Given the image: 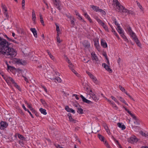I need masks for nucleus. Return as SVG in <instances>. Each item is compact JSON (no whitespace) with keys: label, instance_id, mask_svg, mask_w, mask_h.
<instances>
[{"label":"nucleus","instance_id":"14","mask_svg":"<svg viewBox=\"0 0 148 148\" xmlns=\"http://www.w3.org/2000/svg\"><path fill=\"white\" fill-rule=\"evenodd\" d=\"M30 30L33 33L34 36L37 38V32L35 28H31L30 29Z\"/></svg>","mask_w":148,"mask_h":148},{"label":"nucleus","instance_id":"27","mask_svg":"<svg viewBox=\"0 0 148 148\" xmlns=\"http://www.w3.org/2000/svg\"><path fill=\"white\" fill-rule=\"evenodd\" d=\"M77 110V112L79 114H82L83 113V110L82 108H78Z\"/></svg>","mask_w":148,"mask_h":148},{"label":"nucleus","instance_id":"23","mask_svg":"<svg viewBox=\"0 0 148 148\" xmlns=\"http://www.w3.org/2000/svg\"><path fill=\"white\" fill-rule=\"evenodd\" d=\"M98 136L99 139L102 141L104 142L105 138L104 136L100 134H98Z\"/></svg>","mask_w":148,"mask_h":148},{"label":"nucleus","instance_id":"37","mask_svg":"<svg viewBox=\"0 0 148 148\" xmlns=\"http://www.w3.org/2000/svg\"><path fill=\"white\" fill-rule=\"evenodd\" d=\"M111 28L112 29V32H113L114 33V34L116 36V37L118 38H119V36L117 34L116 32V31L115 30H114L112 27H111Z\"/></svg>","mask_w":148,"mask_h":148},{"label":"nucleus","instance_id":"22","mask_svg":"<svg viewBox=\"0 0 148 148\" xmlns=\"http://www.w3.org/2000/svg\"><path fill=\"white\" fill-rule=\"evenodd\" d=\"M118 98H119V100L123 103H124L126 105L128 106V104L126 102L125 100L121 97L117 96Z\"/></svg>","mask_w":148,"mask_h":148},{"label":"nucleus","instance_id":"8","mask_svg":"<svg viewBox=\"0 0 148 148\" xmlns=\"http://www.w3.org/2000/svg\"><path fill=\"white\" fill-rule=\"evenodd\" d=\"M80 97L82 98V101L85 103L88 104H92V102L91 101L89 100L86 99L82 95H81L80 96Z\"/></svg>","mask_w":148,"mask_h":148},{"label":"nucleus","instance_id":"25","mask_svg":"<svg viewBox=\"0 0 148 148\" xmlns=\"http://www.w3.org/2000/svg\"><path fill=\"white\" fill-rule=\"evenodd\" d=\"M40 101L42 103L43 105L45 106L46 107H48V106L47 104V103L45 101L42 99H40Z\"/></svg>","mask_w":148,"mask_h":148},{"label":"nucleus","instance_id":"31","mask_svg":"<svg viewBox=\"0 0 148 148\" xmlns=\"http://www.w3.org/2000/svg\"><path fill=\"white\" fill-rule=\"evenodd\" d=\"M69 120L70 122L75 123L77 121L76 120L73 119L72 116H70L69 118Z\"/></svg>","mask_w":148,"mask_h":148},{"label":"nucleus","instance_id":"57","mask_svg":"<svg viewBox=\"0 0 148 148\" xmlns=\"http://www.w3.org/2000/svg\"><path fill=\"white\" fill-rule=\"evenodd\" d=\"M32 112L34 114H35V115L37 116H38L39 115L36 111H35L34 110L32 111Z\"/></svg>","mask_w":148,"mask_h":148},{"label":"nucleus","instance_id":"19","mask_svg":"<svg viewBox=\"0 0 148 148\" xmlns=\"http://www.w3.org/2000/svg\"><path fill=\"white\" fill-rule=\"evenodd\" d=\"M92 8L96 12H99L100 10H100L101 9H99V7L97 6L92 5Z\"/></svg>","mask_w":148,"mask_h":148},{"label":"nucleus","instance_id":"1","mask_svg":"<svg viewBox=\"0 0 148 148\" xmlns=\"http://www.w3.org/2000/svg\"><path fill=\"white\" fill-rule=\"evenodd\" d=\"M12 46V44L0 37V55L2 54L6 58L13 59L16 55L17 53Z\"/></svg>","mask_w":148,"mask_h":148},{"label":"nucleus","instance_id":"4","mask_svg":"<svg viewBox=\"0 0 148 148\" xmlns=\"http://www.w3.org/2000/svg\"><path fill=\"white\" fill-rule=\"evenodd\" d=\"M55 7L59 10H61V2L59 0H52Z\"/></svg>","mask_w":148,"mask_h":148},{"label":"nucleus","instance_id":"30","mask_svg":"<svg viewBox=\"0 0 148 148\" xmlns=\"http://www.w3.org/2000/svg\"><path fill=\"white\" fill-rule=\"evenodd\" d=\"M95 19H96L97 21L101 25L103 23H104L98 17H96Z\"/></svg>","mask_w":148,"mask_h":148},{"label":"nucleus","instance_id":"64","mask_svg":"<svg viewBox=\"0 0 148 148\" xmlns=\"http://www.w3.org/2000/svg\"><path fill=\"white\" fill-rule=\"evenodd\" d=\"M27 62H26L25 61V60H22V64H21L23 65H25L26 64Z\"/></svg>","mask_w":148,"mask_h":148},{"label":"nucleus","instance_id":"56","mask_svg":"<svg viewBox=\"0 0 148 148\" xmlns=\"http://www.w3.org/2000/svg\"><path fill=\"white\" fill-rule=\"evenodd\" d=\"M86 18L88 19L89 20V21L90 23L92 22V20L88 15L87 16Z\"/></svg>","mask_w":148,"mask_h":148},{"label":"nucleus","instance_id":"5","mask_svg":"<svg viewBox=\"0 0 148 148\" xmlns=\"http://www.w3.org/2000/svg\"><path fill=\"white\" fill-rule=\"evenodd\" d=\"M138 140L137 138L135 136L131 137L128 139V142L131 144L136 143Z\"/></svg>","mask_w":148,"mask_h":148},{"label":"nucleus","instance_id":"29","mask_svg":"<svg viewBox=\"0 0 148 148\" xmlns=\"http://www.w3.org/2000/svg\"><path fill=\"white\" fill-rule=\"evenodd\" d=\"M13 84L14 85V86L16 87L17 88L19 91H21V89L20 88V87L17 84L14 82Z\"/></svg>","mask_w":148,"mask_h":148},{"label":"nucleus","instance_id":"55","mask_svg":"<svg viewBox=\"0 0 148 148\" xmlns=\"http://www.w3.org/2000/svg\"><path fill=\"white\" fill-rule=\"evenodd\" d=\"M104 144L105 145H106V146L108 147V148H109L110 146L108 144L107 142L106 141L104 142Z\"/></svg>","mask_w":148,"mask_h":148},{"label":"nucleus","instance_id":"2","mask_svg":"<svg viewBox=\"0 0 148 148\" xmlns=\"http://www.w3.org/2000/svg\"><path fill=\"white\" fill-rule=\"evenodd\" d=\"M112 5L116 11L122 12L125 8L121 5L117 0H113Z\"/></svg>","mask_w":148,"mask_h":148},{"label":"nucleus","instance_id":"35","mask_svg":"<svg viewBox=\"0 0 148 148\" xmlns=\"http://www.w3.org/2000/svg\"><path fill=\"white\" fill-rule=\"evenodd\" d=\"M120 34L123 38L125 39V41H127V42H128V40L126 38V36L124 35L123 32L122 34Z\"/></svg>","mask_w":148,"mask_h":148},{"label":"nucleus","instance_id":"7","mask_svg":"<svg viewBox=\"0 0 148 148\" xmlns=\"http://www.w3.org/2000/svg\"><path fill=\"white\" fill-rule=\"evenodd\" d=\"M91 57L93 60H95L98 64H99L98 59L97 56L95 54L94 52H92L91 53Z\"/></svg>","mask_w":148,"mask_h":148},{"label":"nucleus","instance_id":"59","mask_svg":"<svg viewBox=\"0 0 148 148\" xmlns=\"http://www.w3.org/2000/svg\"><path fill=\"white\" fill-rule=\"evenodd\" d=\"M21 73L22 74V76H23V74L26 72V71L25 70H23L22 69H21Z\"/></svg>","mask_w":148,"mask_h":148},{"label":"nucleus","instance_id":"9","mask_svg":"<svg viewBox=\"0 0 148 148\" xmlns=\"http://www.w3.org/2000/svg\"><path fill=\"white\" fill-rule=\"evenodd\" d=\"M4 79L6 81V82L8 83H10V82H11L12 84L15 82L12 78L10 77H4Z\"/></svg>","mask_w":148,"mask_h":148},{"label":"nucleus","instance_id":"34","mask_svg":"<svg viewBox=\"0 0 148 148\" xmlns=\"http://www.w3.org/2000/svg\"><path fill=\"white\" fill-rule=\"evenodd\" d=\"M101 25L102 26V27H103V28L105 29V30L108 31V27L107 26L105 25L104 23H103V24Z\"/></svg>","mask_w":148,"mask_h":148},{"label":"nucleus","instance_id":"6","mask_svg":"<svg viewBox=\"0 0 148 148\" xmlns=\"http://www.w3.org/2000/svg\"><path fill=\"white\" fill-rule=\"evenodd\" d=\"M8 125V124L5 122L2 121L0 123V129L3 130L7 127Z\"/></svg>","mask_w":148,"mask_h":148},{"label":"nucleus","instance_id":"12","mask_svg":"<svg viewBox=\"0 0 148 148\" xmlns=\"http://www.w3.org/2000/svg\"><path fill=\"white\" fill-rule=\"evenodd\" d=\"M83 45L85 48L87 49L89 48L90 46L89 42L87 40H84V41Z\"/></svg>","mask_w":148,"mask_h":148},{"label":"nucleus","instance_id":"32","mask_svg":"<svg viewBox=\"0 0 148 148\" xmlns=\"http://www.w3.org/2000/svg\"><path fill=\"white\" fill-rule=\"evenodd\" d=\"M40 21L41 23H42L43 26H44V21L43 20V18L42 17V15L41 14H40Z\"/></svg>","mask_w":148,"mask_h":148},{"label":"nucleus","instance_id":"60","mask_svg":"<svg viewBox=\"0 0 148 148\" xmlns=\"http://www.w3.org/2000/svg\"><path fill=\"white\" fill-rule=\"evenodd\" d=\"M86 72L87 73V74H88V75L90 77L92 75V74L90 72L88 71H86Z\"/></svg>","mask_w":148,"mask_h":148},{"label":"nucleus","instance_id":"26","mask_svg":"<svg viewBox=\"0 0 148 148\" xmlns=\"http://www.w3.org/2000/svg\"><path fill=\"white\" fill-rule=\"evenodd\" d=\"M40 111L42 114H43L44 115H46L47 114L46 112V110L45 109H43L42 108H41L40 109Z\"/></svg>","mask_w":148,"mask_h":148},{"label":"nucleus","instance_id":"42","mask_svg":"<svg viewBox=\"0 0 148 148\" xmlns=\"http://www.w3.org/2000/svg\"><path fill=\"white\" fill-rule=\"evenodd\" d=\"M71 71L75 74L76 75L78 76L79 75L78 73L74 69H72Z\"/></svg>","mask_w":148,"mask_h":148},{"label":"nucleus","instance_id":"62","mask_svg":"<svg viewBox=\"0 0 148 148\" xmlns=\"http://www.w3.org/2000/svg\"><path fill=\"white\" fill-rule=\"evenodd\" d=\"M23 77H24V79L25 80L27 83L28 82V79L25 76H24L23 75Z\"/></svg>","mask_w":148,"mask_h":148},{"label":"nucleus","instance_id":"43","mask_svg":"<svg viewBox=\"0 0 148 148\" xmlns=\"http://www.w3.org/2000/svg\"><path fill=\"white\" fill-rule=\"evenodd\" d=\"M140 133L143 136H145V137H147L148 136V135H147L145 133H144L142 131H140Z\"/></svg>","mask_w":148,"mask_h":148},{"label":"nucleus","instance_id":"44","mask_svg":"<svg viewBox=\"0 0 148 148\" xmlns=\"http://www.w3.org/2000/svg\"><path fill=\"white\" fill-rule=\"evenodd\" d=\"M122 12H125L127 13V14H129L130 10H127V9L125 8V9H124L123 11H122Z\"/></svg>","mask_w":148,"mask_h":148},{"label":"nucleus","instance_id":"13","mask_svg":"<svg viewBox=\"0 0 148 148\" xmlns=\"http://www.w3.org/2000/svg\"><path fill=\"white\" fill-rule=\"evenodd\" d=\"M90 97L95 101H97L99 99L98 97L94 93H92Z\"/></svg>","mask_w":148,"mask_h":148},{"label":"nucleus","instance_id":"41","mask_svg":"<svg viewBox=\"0 0 148 148\" xmlns=\"http://www.w3.org/2000/svg\"><path fill=\"white\" fill-rule=\"evenodd\" d=\"M57 40L58 42L59 43H60L61 41L60 40V38L59 36V34L58 33L57 35Z\"/></svg>","mask_w":148,"mask_h":148},{"label":"nucleus","instance_id":"28","mask_svg":"<svg viewBox=\"0 0 148 148\" xmlns=\"http://www.w3.org/2000/svg\"><path fill=\"white\" fill-rule=\"evenodd\" d=\"M127 30L129 33V34L131 33L132 34V33L133 32L131 29V27L129 26H127Z\"/></svg>","mask_w":148,"mask_h":148},{"label":"nucleus","instance_id":"20","mask_svg":"<svg viewBox=\"0 0 148 148\" xmlns=\"http://www.w3.org/2000/svg\"><path fill=\"white\" fill-rule=\"evenodd\" d=\"M117 31L120 34H122L123 32L122 29L120 26H118V27H117Z\"/></svg>","mask_w":148,"mask_h":148},{"label":"nucleus","instance_id":"45","mask_svg":"<svg viewBox=\"0 0 148 148\" xmlns=\"http://www.w3.org/2000/svg\"><path fill=\"white\" fill-rule=\"evenodd\" d=\"M119 87L120 89L122 91V92H124L125 91V88L121 85H119Z\"/></svg>","mask_w":148,"mask_h":148},{"label":"nucleus","instance_id":"58","mask_svg":"<svg viewBox=\"0 0 148 148\" xmlns=\"http://www.w3.org/2000/svg\"><path fill=\"white\" fill-rule=\"evenodd\" d=\"M73 65L72 64L69 65V66L70 69L71 70L72 69H73Z\"/></svg>","mask_w":148,"mask_h":148},{"label":"nucleus","instance_id":"21","mask_svg":"<svg viewBox=\"0 0 148 148\" xmlns=\"http://www.w3.org/2000/svg\"><path fill=\"white\" fill-rule=\"evenodd\" d=\"M92 132L95 133H97L99 130V129H98L97 127H93V128H92Z\"/></svg>","mask_w":148,"mask_h":148},{"label":"nucleus","instance_id":"54","mask_svg":"<svg viewBox=\"0 0 148 148\" xmlns=\"http://www.w3.org/2000/svg\"><path fill=\"white\" fill-rule=\"evenodd\" d=\"M75 14L77 16H78L82 20V17L80 16L79 15V13L77 12V11H75Z\"/></svg>","mask_w":148,"mask_h":148},{"label":"nucleus","instance_id":"24","mask_svg":"<svg viewBox=\"0 0 148 148\" xmlns=\"http://www.w3.org/2000/svg\"><path fill=\"white\" fill-rule=\"evenodd\" d=\"M17 135H18V138L20 139L23 140L25 138L24 136L22 135L19 134H15V136H16Z\"/></svg>","mask_w":148,"mask_h":148},{"label":"nucleus","instance_id":"10","mask_svg":"<svg viewBox=\"0 0 148 148\" xmlns=\"http://www.w3.org/2000/svg\"><path fill=\"white\" fill-rule=\"evenodd\" d=\"M102 65L107 71H109L110 73L112 72V70L110 69V66L105 63H103Z\"/></svg>","mask_w":148,"mask_h":148},{"label":"nucleus","instance_id":"36","mask_svg":"<svg viewBox=\"0 0 148 148\" xmlns=\"http://www.w3.org/2000/svg\"><path fill=\"white\" fill-rule=\"evenodd\" d=\"M66 16L68 18H69L71 20H75V18L73 17H72L70 14H66Z\"/></svg>","mask_w":148,"mask_h":148},{"label":"nucleus","instance_id":"11","mask_svg":"<svg viewBox=\"0 0 148 148\" xmlns=\"http://www.w3.org/2000/svg\"><path fill=\"white\" fill-rule=\"evenodd\" d=\"M90 78L92 80L93 82L96 84H97L99 83V81L97 79L96 77L93 75L90 77Z\"/></svg>","mask_w":148,"mask_h":148},{"label":"nucleus","instance_id":"53","mask_svg":"<svg viewBox=\"0 0 148 148\" xmlns=\"http://www.w3.org/2000/svg\"><path fill=\"white\" fill-rule=\"evenodd\" d=\"M137 4L138 5V6L139 8H140V9L141 10V11H143V9H142V6L141 5H140V3H139L138 2H137Z\"/></svg>","mask_w":148,"mask_h":148},{"label":"nucleus","instance_id":"61","mask_svg":"<svg viewBox=\"0 0 148 148\" xmlns=\"http://www.w3.org/2000/svg\"><path fill=\"white\" fill-rule=\"evenodd\" d=\"M55 147H56L57 148H63V147H61L60 145L58 144H55Z\"/></svg>","mask_w":148,"mask_h":148},{"label":"nucleus","instance_id":"33","mask_svg":"<svg viewBox=\"0 0 148 148\" xmlns=\"http://www.w3.org/2000/svg\"><path fill=\"white\" fill-rule=\"evenodd\" d=\"M1 7L2 8V9L4 10L5 12H6L7 10V8L6 7V6L4 5H3V3L1 4Z\"/></svg>","mask_w":148,"mask_h":148},{"label":"nucleus","instance_id":"38","mask_svg":"<svg viewBox=\"0 0 148 148\" xmlns=\"http://www.w3.org/2000/svg\"><path fill=\"white\" fill-rule=\"evenodd\" d=\"M25 103L27 105V107L29 108L30 110L32 111L34 109L32 108V107L30 106V105H29L28 103L27 102V101H25Z\"/></svg>","mask_w":148,"mask_h":148},{"label":"nucleus","instance_id":"48","mask_svg":"<svg viewBox=\"0 0 148 148\" xmlns=\"http://www.w3.org/2000/svg\"><path fill=\"white\" fill-rule=\"evenodd\" d=\"M55 79H56L58 82H61L62 81V80L61 78L58 77H56Z\"/></svg>","mask_w":148,"mask_h":148},{"label":"nucleus","instance_id":"39","mask_svg":"<svg viewBox=\"0 0 148 148\" xmlns=\"http://www.w3.org/2000/svg\"><path fill=\"white\" fill-rule=\"evenodd\" d=\"M94 45L95 46L98 50L99 51V49H100V47L98 45V43L95 42L94 44Z\"/></svg>","mask_w":148,"mask_h":148},{"label":"nucleus","instance_id":"50","mask_svg":"<svg viewBox=\"0 0 148 148\" xmlns=\"http://www.w3.org/2000/svg\"><path fill=\"white\" fill-rule=\"evenodd\" d=\"M112 138L113 139V140H114V141H115L116 142V143L117 144V145H119V144H120L119 142V141H118V140H116V139L114 138V137H113V136H112Z\"/></svg>","mask_w":148,"mask_h":148},{"label":"nucleus","instance_id":"63","mask_svg":"<svg viewBox=\"0 0 148 148\" xmlns=\"http://www.w3.org/2000/svg\"><path fill=\"white\" fill-rule=\"evenodd\" d=\"M101 10H100L99 12H100L102 14L104 15H105L106 13L103 10H102L101 9H100Z\"/></svg>","mask_w":148,"mask_h":148},{"label":"nucleus","instance_id":"40","mask_svg":"<svg viewBox=\"0 0 148 148\" xmlns=\"http://www.w3.org/2000/svg\"><path fill=\"white\" fill-rule=\"evenodd\" d=\"M32 19L34 21V23H35V21L36 19V17L35 14L32 15Z\"/></svg>","mask_w":148,"mask_h":148},{"label":"nucleus","instance_id":"16","mask_svg":"<svg viewBox=\"0 0 148 148\" xmlns=\"http://www.w3.org/2000/svg\"><path fill=\"white\" fill-rule=\"evenodd\" d=\"M117 125L120 128H121V129L122 130H125V125L122 124V123H117Z\"/></svg>","mask_w":148,"mask_h":148},{"label":"nucleus","instance_id":"52","mask_svg":"<svg viewBox=\"0 0 148 148\" xmlns=\"http://www.w3.org/2000/svg\"><path fill=\"white\" fill-rule=\"evenodd\" d=\"M133 119L136 120V122H134V123H136V124L137 125H139L140 123L138 122V119H137V117H136V119H134V118H133Z\"/></svg>","mask_w":148,"mask_h":148},{"label":"nucleus","instance_id":"17","mask_svg":"<svg viewBox=\"0 0 148 148\" xmlns=\"http://www.w3.org/2000/svg\"><path fill=\"white\" fill-rule=\"evenodd\" d=\"M123 108H125V110L127 111L128 113L131 115V116L133 118H134L136 119V116H135L127 108H125L124 107H123Z\"/></svg>","mask_w":148,"mask_h":148},{"label":"nucleus","instance_id":"15","mask_svg":"<svg viewBox=\"0 0 148 148\" xmlns=\"http://www.w3.org/2000/svg\"><path fill=\"white\" fill-rule=\"evenodd\" d=\"M103 125L107 133L108 134L110 135V130L108 128V127L107 126V124H106L105 123H104L103 124Z\"/></svg>","mask_w":148,"mask_h":148},{"label":"nucleus","instance_id":"18","mask_svg":"<svg viewBox=\"0 0 148 148\" xmlns=\"http://www.w3.org/2000/svg\"><path fill=\"white\" fill-rule=\"evenodd\" d=\"M101 45L104 48L107 47V44L106 42H104L103 39H101Z\"/></svg>","mask_w":148,"mask_h":148},{"label":"nucleus","instance_id":"46","mask_svg":"<svg viewBox=\"0 0 148 148\" xmlns=\"http://www.w3.org/2000/svg\"><path fill=\"white\" fill-rule=\"evenodd\" d=\"M71 109L69 108V107L67 106L65 107V109L68 112H70L71 110Z\"/></svg>","mask_w":148,"mask_h":148},{"label":"nucleus","instance_id":"3","mask_svg":"<svg viewBox=\"0 0 148 148\" xmlns=\"http://www.w3.org/2000/svg\"><path fill=\"white\" fill-rule=\"evenodd\" d=\"M130 34L133 39L135 41L138 46L139 47H140L141 46V44L138 38H137L134 32H133L132 34L131 33Z\"/></svg>","mask_w":148,"mask_h":148},{"label":"nucleus","instance_id":"51","mask_svg":"<svg viewBox=\"0 0 148 148\" xmlns=\"http://www.w3.org/2000/svg\"><path fill=\"white\" fill-rule=\"evenodd\" d=\"M56 31L58 33H59V32H60V29L59 26L57 25L56 23Z\"/></svg>","mask_w":148,"mask_h":148},{"label":"nucleus","instance_id":"49","mask_svg":"<svg viewBox=\"0 0 148 148\" xmlns=\"http://www.w3.org/2000/svg\"><path fill=\"white\" fill-rule=\"evenodd\" d=\"M22 60H17L16 62L18 64H22Z\"/></svg>","mask_w":148,"mask_h":148},{"label":"nucleus","instance_id":"47","mask_svg":"<svg viewBox=\"0 0 148 148\" xmlns=\"http://www.w3.org/2000/svg\"><path fill=\"white\" fill-rule=\"evenodd\" d=\"M112 105V106L114 108H115V109H118V107L113 102H112L111 103Z\"/></svg>","mask_w":148,"mask_h":148}]
</instances>
